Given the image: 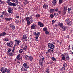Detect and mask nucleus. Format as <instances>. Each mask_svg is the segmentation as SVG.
<instances>
[{
	"label": "nucleus",
	"instance_id": "obj_39",
	"mask_svg": "<svg viewBox=\"0 0 73 73\" xmlns=\"http://www.w3.org/2000/svg\"><path fill=\"white\" fill-rule=\"evenodd\" d=\"M23 49H24V50H25L27 49V47L25 46L23 48Z\"/></svg>",
	"mask_w": 73,
	"mask_h": 73
},
{
	"label": "nucleus",
	"instance_id": "obj_61",
	"mask_svg": "<svg viewBox=\"0 0 73 73\" xmlns=\"http://www.w3.org/2000/svg\"><path fill=\"white\" fill-rule=\"evenodd\" d=\"M17 45H17V44H16V43H15L14 44V47H15V46H16Z\"/></svg>",
	"mask_w": 73,
	"mask_h": 73
},
{
	"label": "nucleus",
	"instance_id": "obj_5",
	"mask_svg": "<svg viewBox=\"0 0 73 73\" xmlns=\"http://www.w3.org/2000/svg\"><path fill=\"white\" fill-rule=\"evenodd\" d=\"M6 72H7V73H10V70L9 69H7V68L5 69V71L3 72V73H5Z\"/></svg>",
	"mask_w": 73,
	"mask_h": 73
},
{
	"label": "nucleus",
	"instance_id": "obj_11",
	"mask_svg": "<svg viewBox=\"0 0 73 73\" xmlns=\"http://www.w3.org/2000/svg\"><path fill=\"white\" fill-rule=\"evenodd\" d=\"M71 10H72V9H71V8H68V13H72V11H71Z\"/></svg>",
	"mask_w": 73,
	"mask_h": 73
},
{
	"label": "nucleus",
	"instance_id": "obj_7",
	"mask_svg": "<svg viewBox=\"0 0 73 73\" xmlns=\"http://www.w3.org/2000/svg\"><path fill=\"white\" fill-rule=\"evenodd\" d=\"M23 66L25 67V68H29V66L27 65V64L26 63H25L23 64Z\"/></svg>",
	"mask_w": 73,
	"mask_h": 73
},
{
	"label": "nucleus",
	"instance_id": "obj_40",
	"mask_svg": "<svg viewBox=\"0 0 73 73\" xmlns=\"http://www.w3.org/2000/svg\"><path fill=\"white\" fill-rule=\"evenodd\" d=\"M16 4H15V3H12V5H11V6H16Z\"/></svg>",
	"mask_w": 73,
	"mask_h": 73
},
{
	"label": "nucleus",
	"instance_id": "obj_34",
	"mask_svg": "<svg viewBox=\"0 0 73 73\" xmlns=\"http://www.w3.org/2000/svg\"><path fill=\"white\" fill-rule=\"evenodd\" d=\"M66 23H68V21H69V19H67L65 20Z\"/></svg>",
	"mask_w": 73,
	"mask_h": 73
},
{
	"label": "nucleus",
	"instance_id": "obj_1",
	"mask_svg": "<svg viewBox=\"0 0 73 73\" xmlns=\"http://www.w3.org/2000/svg\"><path fill=\"white\" fill-rule=\"evenodd\" d=\"M48 46L50 49H53L54 48V46L52 43H48Z\"/></svg>",
	"mask_w": 73,
	"mask_h": 73
},
{
	"label": "nucleus",
	"instance_id": "obj_15",
	"mask_svg": "<svg viewBox=\"0 0 73 73\" xmlns=\"http://www.w3.org/2000/svg\"><path fill=\"white\" fill-rule=\"evenodd\" d=\"M4 67H2L1 68V72H2V73H3V72H5V71H4Z\"/></svg>",
	"mask_w": 73,
	"mask_h": 73
},
{
	"label": "nucleus",
	"instance_id": "obj_2",
	"mask_svg": "<svg viewBox=\"0 0 73 73\" xmlns=\"http://www.w3.org/2000/svg\"><path fill=\"white\" fill-rule=\"evenodd\" d=\"M39 64L40 66L42 67V66H44L43 65V61H42V59H41V58H40V59L39 60Z\"/></svg>",
	"mask_w": 73,
	"mask_h": 73
},
{
	"label": "nucleus",
	"instance_id": "obj_51",
	"mask_svg": "<svg viewBox=\"0 0 73 73\" xmlns=\"http://www.w3.org/2000/svg\"><path fill=\"white\" fill-rule=\"evenodd\" d=\"M15 17L16 18H17V19H19V18H20V16H16Z\"/></svg>",
	"mask_w": 73,
	"mask_h": 73
},
{
	"label": "nucleus",
	"instance_id": "obj_25",
	"mask_svg": "<svg viewBox=\"0 0 73 73\" xmlns=\"http://www.w3.org/2000/svg\"><path fill=\"white\" fill-rule=\"evenodd\" d=\"M38 36H36L35 38V40L36 41H38Z\"/></svg>",
	"mask_w": 73,
	"mask_h": 73
},
{
	"label": "nucleus",
	"instance_id": "obj_13",
	"mask_svg": "<svg viewBox=\"0 0 73 73\" xmlns=\"http://www.w3.org/2000/svg\"><path fill=\"white\" fill-rule=\"evenodd\" d=\"M56 3H57V1L56 0H53L52 2V4H53L54 5H56Z\"/></svg>",
	"mask_w": 73,
	"mask_h": 73
},
{
	"label": "nucleus",
	"instance_id": "obj_10",
	"mask_svg": "<svg viewBox=\"0 0 73 73\" xmlns=\"http://www.w3.org/2000/svg\"><path fill=\"white\" fill-rule=\"evenodd\" d=\"M15 41L16 42L15 43L17 45H19V43H20V42H21V41L17 40H16Z\"/></svg>",
	"mask_w": 73,
	"mask_h": 73
},
{
	"label": "nucleus",
	"instance_id": "obj_8",
	"mask_svg": "<svg viewBox=\"0 0 73 73\" xmlns=\"http://www.w3.org/2000/svg\"><path fill=\"white\" fill-rule=\"evenodd\" d=\"M38 25H40V27H44V24H43V23H41L40 22H39L38 23Z\"/></svg>",
	"mask_w": 73,
	"mask_h": 73
},
{
	"label": "nucleus",
	"instance_id": "obj_45",
	"mask_svg": "<svg viewBox=\"0 0 73 73\" xmlns=\"http://www.w3.org/2000/svg\"><path fill=\"white\" fill-rule=\"evenodd\" d=\"M50 17L51 18H53V15L52 14H51L50 15Z\"/></svg>",
	"mask_w": 73,
	"mask_h": 73
},
{
	"label": "nucleus",
	"instance_id": "obj_19",
	"mask_svg": "<svg viewBox=\"0 0 73 73\" xmlns=\"http://www.w3.org/2000/svg\"><path fill=\"white\" fill-rule=\"evenodd\" d=\"M9 55L10 56H13V55H14V54H13V53L11 52L9 54Z\"/></svg>",
	"mask_w": 73,
	"mask_h": 73
},
{
	"label": "nucleus",
	"instance_id": "obj_60",
	"mask_svg": "<svg viewBox=\"0 0 73 73\" xmlns=\"http://www.w3.org/2000/svg\"><path fill=\"white\" fill-rule=\"evenodd\" d=\"M34 35H35V36H36V34H37V33H36V32H35L34 33Z\"/></svg>",
	"mask_w": 73,
	"mask_h": 73
},
{
	"label": "nucleus",
	"instance_id": "obj_46",
	"mask_svg": "<svg viewBox=\"0 0 73 73\" xmlns=\"http://www.w3.org/2000/svg\"><path fill=\"white\" fill-rule=\"evenodd\" d=\"M17 60H22V57H19L18 59L17 58Z\"/></svg>",
	"mask_w": 73,
	"mask_h": 73
},
{
	"label": "nucleus",
	"instance_id": "obj_6",
	"mask_svg": "<svg viewBox=\"0 0 73 73\" xmlns=\"http://www.w3.org/2000/svg\"><path fill=\"white\" fill-rule=\"evenodd\" d=\"M48 5L46 4H44L43 6V8L45 9H47L48 8Z\"/></svg>",
	"mask_w": 73,
	"mask_h": 73
},
{
	"label": "nucleus",
	"instance_id": "obj_14",
	"mask_svg": "<svg viewBox=\"0 0 73 73\" xmlns=\"http://www.w3.org/2000/svg\"><path fill=\"white\" fill-rule=\"evenodd\" d=\"M40 35V32H38L37 33H36V37H39Z\"/></svg>",
	"mask_w": 73,
	"mask_h": 73
},
{
	"label": "nucleus",
	"instance_id": "obj_56",
	"mask_svg": "<svg viewBox=\"0 0 73 73\" xmlns=\"http://www.w3.org/2000/svg\"><path fill=\"white\" fill-rule=\"evenodd\" d=\"M1 36H3V33H0V37H1Z\"/></svg>",
	"mask_w": 73,
	"mask_h": 73
},
{
	"label": "nucleus",
	"instance_id": "obj_22",
	"mask_svg": "<svg viewBox=\"0 0 73 73\" xmlns=\"http://www.w3.org/2000/svg\"><path fill=\"white\" fill-rule=\"evenodd\" d=\"M54 11V9H50V12H53Z\"/></svg>",
	"mask_w": 73,
	"mask_h": 73
},
{
	"label": "nucleus",
	"instance_id": "obj_12",
	"mask_svg": "<svg viewBox=\"0 0 73 73\" xmlns=\"http://www.w3.org/2000/svg\"><path fill=\"white\" fill-rule=\"evenodd\" d=\"M36 25H33L31 26V28L32 29H33L36 28Z\"/></svg>",
	"mask_w": 73,
	"mask_h": 73
},
{
	"label": "nucleus",
	"instance_id": "obj_24",
	"mask_svg": "<svg viewBox=\"0 0 73 73\" xmlns=\"http://www.w3.org/2000/svg\"><path fill=\"white\" fill-rule=\"evenodd\" d=\"M63 2V1H62V0H59V3L60 4H62V3Z\"/></svg>",
	"mask_w": 73,
	"mask_h": 73
},
{
	"label": "nucleus",
	"instance_id": "obj_3",
	"mask_svg": "<svg viewBox=\"0 0 73 73\" xmlns=\"http://www.w3.org/2000/svg\"><path fill=\"white\" fill-rule=\"evenodd\" d=\"M8 12L9 13H13V9L11 8V7L8 8Z\"/></svg>",
	"mask_w": 73,
	"mask_h": 73
},
{
	"label": "nucleus",
	"instance_id": "obj_37",
	"mask_svg": "<svg viewBox=\"0 0 73 73\" xmlns=\"http://www.w3.org/2000/svg\"><path fill=\"white\" fill-rule=\"evenodd\" d=\"M61 70H65V67H62L61 68Z\"/></svg>",
	"mask_w": 73,
	"mask_h": 73
},
{
	"label": "nucleus",
	"instance_id": "obj_20",
	"mask_svg": "<svg viewBox=\"0 0 73 73\" xmlns=\"http://www.w3.org/2000/svg\"><path fill=\"white\" fill-rule=\"evenodd\" d=\"M66 60H69V59H70V58H69V57L68 55V56H66Z\"/></svg>",
	"mask_w": 73,
	"mask_h": 73
},
{
	"label": "nucleus",
	"instance_id": "obj_53",
	"mask_svg": "<svg viewBox=\"0 0 73 73\" xmlns=\"http://www.w3.org/2000/svg\"><path fill=\"white\" fill-rule=\"evenodd\" d=\"M54 49H52L51 50V53H54Z\"/></svg>",
	"mask_w": 73,
	"mask_h": 73
},
{
	"label": "nucleus",
	"instance_id": "obj_33",
	"mask_svg": "<svg viewBox=\"0 0 73 73\" xmlns=\"http://www.w3.org/2000/svg\"><path fill=\"white\" fill-rule=\"evenodd\" d=\"M23 52V50L22 49H20V50L19 51V52L20 53H21L22 52Z\"/></svg>",
	"mask_w": 73,
	"mask_h": 73
},
{
	"label": "nucleus",
	"instance_id": "obj_16",
	"mask_svg": "<svg viewBox=\"0 0 73 73\" xmlns=\"http://www.w3.org/2000/svg\"><path fill=\"white\" fill-rule=\"evenodd\" d=\"M67 28L66 27H64L62 29V30L63 31H66V29Z\"/></svg>",
	"mask_w": 73,
	"mask_h": 73
},
{
	"label": "nucleus",
	"instance_id": "obj_27",
	"mask_svg": "<svg viewBox=\"0 0 73 73\" xmlns=\"http://www.w3.org/2000/svg\"><path fill=\"white\" fill-rule=\"evenodd\" d=\"M15 3L16 5H17V4H19V2H18V1H17V0H15Z\"/></svg>",
	"mask_w": 73,
	"mask_h": 73
},
{
	"label": "nucleus",
	"instance_id": "obj_48",
	"mask_svg": "<svg viewBox=\"0 0 73 73\" xmlns=\"http://www.w3.org/2000/svg\"><path fill=\"white\" fill-rule=\"evenodd\" d=\"M6 35V33L5 32H3V33H2V36H5Z\"/></svg>",
	"mask_w": 73,
	"mask_h": 73
},
{
	"label": "nucleus",
	"instance_id": "obj_4",
	"mask_svg": "<svg viewBox=\"0 0 73 73\" xmlns=\"http://www.w3.org/2000/svg\"><path fill=\"white\" fill-rule=\"evenodd\" d=\"M67 8L68 7L66 6H65L64 7V9L63 10V12L65 14L66 12V10H67Z\"/></svg>",
	"mask_w": 73,
	"mask_h": 73
},
{
	"label": "nucleus",
	"instance_id": "obj_29",
	"mask_svg": "<svg viewBox=\"0 0 73 73\" xmlns=\"http://www.w3.org/2000/svg\"><path fill=\"white\" fill-rule=\"evenodd\" d=\"M45 33L46 35H49V31H46L45 32Z\"/></svg>",
	"mask_w": 73,
	"mask_h": 73
},
{
	"label": "nucleus",
	"instance_id": "obj_36",
	"mask_svg": "<svg viewBox=\"0 0 73 73\" xmlns=\"http://www.w3.org/2000/svg\"><path fill=\"white\" fill-rule=\"evenodd\" d=\"M4 40L5 41H8V39L7 38H5L4 39Z\"/></svg>",
	"mask_w": 73,
	"mask_h": 73
},
{
	"label": "nucleus",
	"instance_id": "obj_28",
	"mask_svg": "<svg viewBox=\"0 0 73 73\" xmlns=\"http://www.w3.org/2000/svg\"><path fill=\"white\" fill-rule=\"evenodd\" d=\"M29 56L27 55H26L25 59L26 60H27V59H29Z\"/></svg>",
	"mask_w": 73,
	"mask_h": 73
},
{
	"label": "nucleus",
	"instance_id": "obj_43",
	"mask_svg": "<svg viewBox=\"0 0 73 73\" xmlns=\"http://www.w3.org/2000/svg\"><path fill=\"white\" fill-rule=\"evenodd\" d=\"M64 55L65 56H68V54L66 53H64Z\"/></svg>",
	"mask_w": 73,
	"mask_h": 73
},
{
	"label": "nucleus",
	"instance_id": "obj_31",
	"mask_svg": "<svg viewBox=\"0 0 73 73\" xmlns=\"http://www.w3.org/2000/svg\"><path fill=\"white\" fill-rule=\"evenodd\" d=\"M21 71H23V72H24V68L22 67L21 69Z\"/></svg>",
	"mask_w": 73,
	"mask_h": 73
},
{
	"label": "nucleus",
	"instance_id": "obj_23",
	"mask_svg": "<svg viewBox=\"0 0 73 73\" xmlns=\"http://www.w3.org/2000/svg\"><path fill=\"white\" fill-rule=\"evenodd\" d=\"M43 30L44 31H47L48 30V28H47L45 27L43 29Z\"/></svg>",
	"mask_w": 73,
	"mask_h": 73
},
{
	"label": "nucleus",
	"instance_id": "obj_9",
	"mask_svg": "<svg viewBox=\"0 0 73 73\" xmlns=\"http://www.w3.org/2000/svg\"><path fill=\"white\" fill-rule=\"evenodd\" d=\"M59 27H61V28H63L64 27V25H63V23H60L58 25Z\"/></svg>",
	"mask_w": 73,
	"mask_h": 73
},
{
	"label": "nucleus",
	"instance_id": "obj_32",
	"mask_svg": "<svg viewBox=\"0 0 73 73\" xmlns=\"http://www.w3.org/2000/svg\"><path fill=\"white\" fill-rule=\"evenodd\" d=\"M26 20L27 21H29V20H30V18H29V17H27L26 19Z\"/></svg>",
	"mask_w": 73,
	"mask_h": 73
},
{
	"label": "nucleus",
	"instance_id": "obj_57",
	"mask_svg": "<svg viewBox=\"0 0 73 73\" xmlns=\"http://www.w3.org/2000/svg\"><path fill=\"white\" fill-rule=\"evenodd\" d=\"M58 10V8H56L55 9H54L55 11H57Z\"/></svg>",
	"mask_w": 73,
	"mask_h": 73
},
{
	"label": "nucleus",
	"instance_id": "obj_41",
	"mask_svg": "<svg viewBox=\"0 0 73 73\" xmlns=\"http://www.w3.org/2000/svg\"><path fill=\"white\" fill-rule=\"evenodd\" d=\"M11 28L13 29H15V26L14 25H13L11 26Z\"/></svg>",
	"mask_w": 73,
	"mask_h": 73
},
{
	"label": "nucleus",
	"instance_id": "obj_47",
	"mask_svg": "<svg viewBox=\"0 0 73 73\" xmlns=\"http://www.w3.org/2000/svg\"><path fill=\"white\" fill-rule=\"evenodd\" d=\"M36 16V17H39L40 16V15L39 14H37Z\"/></svg>",
	"mask_w": 73,
	"mask_h": 73
},
{
	"label": "nucleus",
	"instance_id": "obj_49",
	"mask_svg": "<svg viewBox=\"0 0 73 73\" xmlns=\"http://www.w3.org/2000/svg\"><path fill=\"white\" fill-rule=\"evenodd\" d=\"M27 23L28 25L31 24V22L29 21H28L27 22Z\"/></svg>",
	"mask_w": 73,
	"mask_h": 73
},
{
	"label": "nucleus",
	"instance_id": "obj_35",
	"mask_svg": "<svg viewBox=\"0 0 73 73\" xmlns=\"http://www.w3.org/2000/svg\"><path fill=\"white\" fill-rule=\"evenodd\" d=\"M51 59L52 61H56V58L54 57H52Z\"/></svg>",
	"mask_w": 73,
	"mask_h": 73
},
{
	"label": "nucleus",
	"instance_id": "obj_18",
	"mask_svg": "<svg viewBox=\"0 0 73 73\" xmlns=\"http://www.w3.org/2000/svg\"><path fill=\"white\" fill-rule=\"evenodd\" d=\"M5 20H6V21H10L11 20V18H5Z\"/></svg>",
	"mask_w": 73,
	"mask_h": 73
},
{
	"label": "nucleus",
	"instance_id": "obj_62",
	"mask_svg": "<svg viewBox=\"0 0 73 73\" xmlns=\"http://www.w3.org/2000/svg\"><path fill=\"white\" fill-rule=\"evenodd\" d=\"M8 52H11V49H9Z\"/></svg>",
	"mask_w": 73,
	"mask_h": 73
},
{
	"label": "nucleus",
	"instance_id": "obj_52",
	"mask_svg": "<svg viewBox=\"0 0 73 73\" xmlns=\"http://www.w3.org/2000/svg\"><path fill=\"white\" fill-rule=\"evenodd\" d=\"M23 37H24V38H25V39H27V36H26L25 35H23Z\"/></svg>",
	"mask_w": 73,
	"mask_h": 73
},
{
	"label": "nucleus",
	"instance_id": "obj_50",
	"mask_svg": "<svg viewBox=\"0 0 73 73\" xmlns=\"http://www.w3.org/2000/svg\"><path fill=\"white\" fill-rule=\"evenodd\" d=\"M58 15V13H54V16H57V15Z\"/></svg>",
	"mask_w": 73,
	"mask_h": 73
},
{
	"label": "nucleus",
	"instance_id": "obj_55",
	"mask_svg": "<svg viewBox=\"0 0 73 73\" xmlns=\"http://www.w3.org/2000/svg\"><path fill=\"white\" fill-rule=\"evenodd\" d=\"M52 24H54V20H52Z\"/></svg>",
	"mask_w": 73,
	"mask_h": 73
},
{
	"label": "nucleus",
	"instance_id": "obj_26",
	"mask_svg": "<svg viewBox=\"0 0 73 73\" xmlns=\"http://www.w3.org/2000/svg\"><path fill=\"white\" fill-rule=\"evenodd\" d=\"M7 45L9 47H11V43H7Z\"/></svg>",
	"mask_w": 73,
	"mask_h": 73
},
{
	"label": "nucleus",
	"instance_id": "obj_59",
	"mask_svg": "<svg viewBox=\"0 0 73 73\" xmlns=\"http://www.w3.org/2000/svg\"><path fill=\"white\" fill-rule=\"evenodd\" d=\"M22 46H23V49L25 46V44H23Z\"/></svg>",
	"mask_w": 73,
	"mask_h": 73
},
{
	"label": "nucleus",
	"instance_id": "obj_58",
	"mask_svg": "<svg viewBox=\"0 0 73 73\" xmlns=\"http://www.w3.org/2000/svg\"><path fill=\"white\" fill-rule=\"evenodd\" d=\"M50 51H51V49H49L48 50V52H50Z\"/></svg>",
	"mask_w": 73,
	"mask_h": 73
},
{
	"label": "nucleus",
	"instance_id": "obj_21",
	"mask_svg": "<svg viewBox=\"0 0 73 73\" xmlns=\"http://www.w3.org/2000/svg\"><path fill=\"white\" fill-rule=\"evenodd\" d=\"M8 3V4L10 6H12V3L9 2L8 3Z\"/></svg>",
	"mask_w": 73,
	"mask_h": 73
},
{
	"label": "nucleus",
	"instance_id": "obj_44",
	"mask_svg": "<svg viewBox=\"0 0 73 73\" xmlns=\"http://www.w3.org/2000/svg\"><path fill=\"white\" fill-rule=\"evenodd\" d=\"M23 7L22 6V5H20L19 6V9H22L23 8Z\"/></svg>",
	"mask_w": 73,
	"mask_h": 73
},
{
	"label": "nucleus",
	"instance_id": "obj_54",
	"mask_svg": "<svg viewBox=\"0 0 73 73\" xmlns=\"http://www.w3.org/2000/svg\"><path fill=\"white\" fill-rule=\"evenodd\" d=\"M5 16H9V15H8V14L7 13H6L5 14Z\"/></svg>",
	"mask_w": 73,
	"mask_h": 73
},
{
	"label": "nucleus",
	"instance_id": "obj_17",
	"mask_svg": "<svg viewBox=\"0 0 73 73\" xmlns=\"http://www.w3.org/2000/svg\"><path fill=\"white\" fill-rule=\"evenodd\" d=\"M29 59L30 61H32V60H33V58L31 56H30L29 57Z\"/></svg>",
	"mask_w": 73,
	"mask_h": 73
},
{
	"label": "nucleus",
	"instance_id": "obj_64",
	"mask_svg": "<svg viewBox=\"0 0 73 73\" xmlns=\"http://www.w3.org/2000/svg\"><path fill=\"white\" fill-rule=\"evenodd\" d=\"M70 32L71 33H73V30H70Z\"/></svg>",
	"mask_w": 73,
	"mask_h": 73
},
{
	"label": "nucleus",
	"instance_id": "obj_30",
	"mask_svg": "<svg viewBox=\"0 0 73 73\" xmlns=\"http://www.w3.org/2000/svg\"><path fill=\"white\" fill-rule=\"evenodd\" d=\"M63 66L64 67H66L67 66V64L66 63H65L63 65Z\"/></svg>",
	"mask_w": 73,
	"mask_h": 73
},
{
	"label": "nucleus",
	"instance_id": "obj_42",
	"mask_svg": "<svg viewBox=\"0 0 73 73\" xmlns=\"http://www.w3.org/2000/svg\"><path fill=\"white\" fill-rule=\"evenodd\" d=\"M20 54H19L17 56V59H18L20 57Z\"/></svg>",
	"mask_w": 73,
	"mask_h": 73
},
{
	"label": "nucleus",
	"instance_id": "obj_38",
	"mask_svg": "<svg viewBox=\"0 0 73 73\" xmlns=\"http://www.w3.org/2000/svg\"><path fill=\"white\" fill-rule=\"evenodd\" d=\"M64 56V55H63V56L62 57V59L63 60H65V57Z\"/></svg>",
	"mask_w": 73,
	"mask_h": 73
},
{
	"label": "nucleus",
	"instance_id": "obj_63",
	"mask_svg": "<svg viewBox=\"0 0 73 73\" xmlns=\"http://www.w3.org/2000/svg\"><path fill=\"white\" fill-rule=\"evenodd\" d=\"M15 23L17 24H18L19 23V21H15Z\"/></svg>",
	"mask_w": 73,
	"mask_h": 73
}]
</instances>
